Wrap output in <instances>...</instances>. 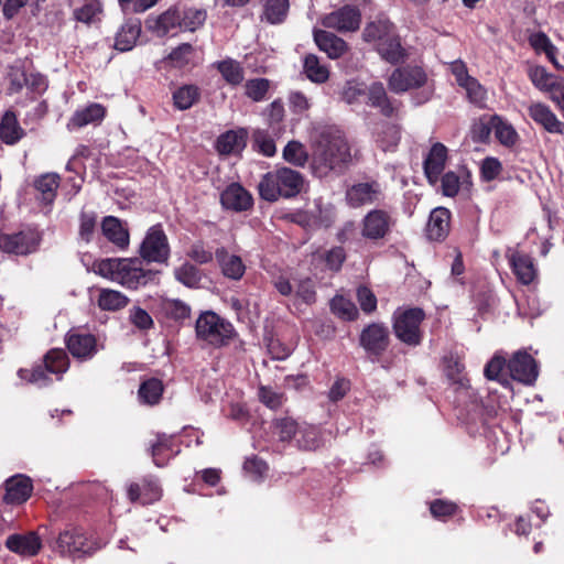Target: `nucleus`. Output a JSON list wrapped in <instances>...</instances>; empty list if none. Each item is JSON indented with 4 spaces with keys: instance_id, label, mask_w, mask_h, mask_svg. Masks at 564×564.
<instances>
[{
    "instance_id": "obj_50",
    "label": "nucleus",
    "mask_w": 564,
    "mask_h": 564,
    "mask_svg": "<svg viewBox=\"0 0 564 564\" xmlns=\"http://www.w3.org/2000/svg\"><path fill=\"white\" fill-rule=\"evenodd\" d=\"M207 13L203 9L188 8L181 11V31L194 32L206 21Z\"/></svg>"
},
{
    "instance_id": "obj_7",
    "label": "nucleus",
    "mask_w": 564,
    "mask_h": 564,
    "mask_svg": "<svg viewBox=\"0 0 564 564\" xmlns=\"http://www.w3.org/2000/svg\"><path fill=\"white\" fill-rule=\"evenodd\" d=\"M141 259L147 262L165 263L170 257V245L161 225L149 228L140 246Z\"/></svg>"
},
{
    "instance_id": "obj_28",
    "label": "nucleus",
    "mask_w": 564,
    "mask_h": 564,
    "mask_svg": "<svg viewBox=\"0 0 564 564\" xmlns=\"http://www.w3.org/2000/svg\"><path fill=\"white\" fill-rule=\"evenodd\" d=\"M7 547L22 556H33L41 549L40 538L35 533L12 534L7 539Z\"/></svg>"
},
{
    "instance_id": "obj_33",
    "label": "nucleus",
    "mask_w": 564,
    "mask_h": 564,
    "mask_svg": "<svg viewBox=\"0 0 564 564\" xmlns=\"http://www.w3.org/2000/svg\"><path fill=\"white\" fill-rule=\"evenodd\" d=\"M202 90L195 84H184L172 93L173 105L177 110H187L200 99Z\"/></svg>"
},
{
    "instance_id": "obj_15",
    "label": "nucleus",
    "mask_w": 564,
    "mask_h": 564,
    "mask_svg": "<svg viewBox=\"0 0 564 564\" xmlns=\"http://www.w3.org/2000/svg\"><path fill=\"white\" fill-rule=\"evenodd\" d=\"M4 488L3 501L7 505H21L31 497L33 484L30 477L18 474L6 480Z\"/></svg>"
},
{
    "instance_id": "obj_22",
    "label": "nucleus",
    "mask_w": 564,
    "mask_h": 564,
    "mask_svg": "<svg viewBox=\"0 0 564 564\" xmlns=\"http://www.w3.org/2000/svg\"><path fill=\"white\" fill-rule=\"evenodd\" d=\"M446 161V147L442 143L433 144L424 160V173L431 185H435L440 181V176L445 169Z\"/></svg>"
},
{
    "instance_id": "obj_31",
    "label": "nucleus",
    "mask_w": 564,
    "mask_h": 564,
    "mask_svg": "<svg viewBox=\"0 0 564 564\" xmlns=\"http://www.w3.org/2000/svg\"><path fill=\"white\" fill-rule=\"evenodd\" d=\"M246 139L245 130H230L218 137L216 148L220 154H238L245 149Z\"/></svg>"
},
{
    "instance_id": "obj_38",
    "label": "nucleus",
    "mask_w": 564,
    "mask_h": 564,
    "mask_svg": "<svg viewBox=\"0 0 564 564\" xmlns=\"http://www.w3.org/2000/svg\"><path fill=\"white\" fill-rule=\"evenodd\" d=\"M141 33L139 22H127L118 31L115 40V48L120 52L132 50Z\"/></svg>"
},
{
    "instance_id": "obj_46",
    "label": "nucleus",
    "mask_w": 564,
    "mask_h": 564,
    "mask_svg": "<svg viewBox=\"0 0 564 564\" xmlns=\"http://www.w3.org/2000/svg\"><path fill=\"white\" fill-rule=\"evenodd\" d=\"M289 7V0H267L262 18L270 24H279L286 18Z\"/></svg>"
},
{
    "instance_id": "obj_59",
    "label": "nucleus",
    "mask_w": 564,
    "mask_h": 564,
    "mask_svg": "<svg viewBox=\"0 0 564 564\" xmlns=\"http://www.w3.org/2000/svg\"><path fill=\"white\" fill-rule=\"evenodd\" d=\"M243 469L252 480L259 481L267 475L269 468L264 460L251 456L245 460Z\"/></svg>"
},
{
    "instance_id": "obj_4",
    "label": "nucleus",
    "mask_w": 564,
    "mask_h": 564,
    "mask_svg": "<svg viewBox=\"0 0 564 564\" xmlns=\"http://www.w3.org/2000/svg\"><path fill=\"white\" fill-rule=\"evenodd\" d=\"M195 328L199 339L216 347L227 345L235 336L232 324L212 311H206L199 315Z\"/></svg>"
},
{
    "instance_id": "obj_21",
    "label": "nucleus",
    "mask_w": 564,
    "mask_h": 564,
    "mask_svg": "<svg viewBox=\"0 0 564 564\" xmlns=\"http://www.w3.org/2000/svg\"><path fill=\"white\" fill-rule=\"evenodd\" d=\"M147 28L158 36H165L181 30V10L170 8L162 14L147 20Z\"/></svg>"
},
{
    "instance_id": "obj_9",
    "label": "nucleus",
    "mask_w": 564,
    "mask_h": 564,
    "mask_svg": "<svg viewBox=\"0 0 564 564\" xmlns=\"http://www.w3.org/2000/svg\"><path fill=\"white\" fill-rule=\"evenodd\" d=\"M507 371L513 380L530 386L538 379L539 366L527 350L520 349L508 359Z\"/></svg>"
},
{
    "instance_id": "obj_11",
    "label": "nucleus",
    "mask_w": 564,
    "mask_h": 564,
    "mask_svg": "<svg viewBox=\"0 0 564 564\" xmlns=\"http://www.w3.org/2000/svg\"><path fill=\"white\" fill-rule=\"evenodd\" d=\"M40 235L36 230L25 229L14 234L0 232V249L8 253L28 254L36 250Z\"/></svg>"
},
{
    "instance_id": "obj_42",
    "label": "nucleus",
    "mask_w": 564,
    "mask_h": 564,
    "mask_svg": "<svg viewBox=\"0 0 564 564\" xmlns=\"http://www.w3.org/2000/svg\"><path fill=\"white\" fill-rule=\"evenodd\" d=\"M377 51L380 56L390 64L403 62L406 56L405 50L402 47L397 35L384 42H380L377 46Z\"/></svg>"
},
{
    "instance_id": "obj_57",
    "label": "nucleus",
    "mask_w": 564,
    "mask_h": 564,
    "mask_svg": "<svg viewBox=\"0 0 564 564\" xmlns=\"http://www.w3.org/2000/svg\"><path fill=\"white\" fill-rule=\"evenodd\" d=\"M462 88L465 89L467 98L470 102L479 107L485 106V101L487 99V90L475 77H471L468 82H466Z\"/></svg>"
},
{
    "instance_id": "obj_44",
    "label": "nucleus",
    "mask_w": 564,
    "mask_h": 564,
    "mask_svg": "<svg viewBox=\"0 0 564 564\" xmlns=\"http://www.w3.org/2000/svg\"><path fill=\"white\" fill-rule=\"evenodd\" d=\"M163 393V383L156 378H150L140 384L138 394L142 403L154 405L159 403Z\"/></svg>"
},
{
    "instance_id": "obj_41",
    "label": "nucleus",
    "mask_w": 564,
    "mask_h": 564,
    "mask_svg": "<svg viewBox=\"0 0 564 564\" xmlns=\"http://www.w3.org/2000/svg\"><path fill=\"white\" fill-rule=\"evenodd\" d=\"M368 104L375 108H379L384 116H391L394 106L389 100L386 89L381 83H373L366 91Z\"/></svg>"
},
{
    "instance_id": "obj_62",
    "label": "nucleus",
    "mask_w": 564,
    "mask_h": 564,
    "mask_svg": "<svg viewBox=\"0 0 564 564\" xmlns=\"http://www.w3.org/2000/svg\"><path fill=\"white\" fill-rule=\"evenodd\" d=\"M294 292L296 297L306 304H312L316 300L314 282L310 278L297 281Z\"/></svg>"
},
{
    "instance_id": "obj_26",
    "label": "nucleus",
    "mask_w": 564,
    "mask_h": 564,
    "mask_svg": "<svg viewBox=\"0 0 564 564\" xmlns=\"http://www.w3.org/2000/svg\"><path fill=\"white\" fill-rule=\"evenodd\" d=\"M314 41L318 48L333 59L343 56L348 48L343 39L325 30H314Z\"/></svg>"
},
{
    "instance_id": "obj_27",
    "label": "nucleus",
    "mask_w": 564,
    "mask_h": 564,
    "mask_svg": "<svg viewBox=\"0 0 564 564\" xmlns=\"http://www.w3.org/2000/svg\"><path fill=\"white\" fill-rule=\"evenodd\" d=\"M221 273L231 280H240L246 271V265L239 256L229 253L225 248H218L215 252Z\"/></svg>"
},
{
    "instance_id": "obj_47",
    "label": "nucleus",
    "mask_w": 564,
    "mask_h": 564,
    "mask_svg": "<svg viewBox=\"0 0 564 564\" xmlns=\"http://www.w3.org/2000/svg\"><path fill=\"white\" fill-rule=\"evenodd\" d=\"M508 360L502 351H497L494 357L485 366V377L489 380H497L503 386L509 384V380L503 378L502 371L507 369Z\"/></svg>"
},
{
    "instance_id": "obj_12",
    "label": "nucleus",
    "mask_w": 564,
    "mask_h": 564,
    "mask_svg": "<svg viewBox=\"0 0 564 564\" xmlns=\"http://www.w3.org/2000/svg\"><path fill=\"white\" fill-rule=\"evenodd\" d=\"M322 24L338 32H352L359 29L360 11L354 6H344L322 18Z\"/></svg>"
},
{
    "instance_id": "obj_16",
    "label": "nucleus",
    "mask_w": 564,
    "mask_h": 564,
    "mask_svg": "<svg viewBox=\"0 0 564 564\" xmlns=\"http://www.w3.org/2000/svg\"><path fill=\"white\" fill-rule=\"evenodd\" d=\"M306 223L314 228H327L333 225L336 219V209L334 205L323 199L315 198L312 206L305 212Z\"/></svg>"
},
{
    "instance_id": "obj_30",
    "label": "nucleus",
    "mask_w": 564,
    "mask_h": 564,
    "mask_svg": "<svg viewBox=\"0 0 564 564\" xmlns=\"http://www.w3.org/2000/svg\"><path fill=\"white\" fill-rule=\"evenodd\" d=\"M469 172L465 169H460L456 172L449 171L440 176L441 191L443 195L447 197H454L458 194L462 187L470 184Z\"/></svg>"
},
{
    "instance_id": "obj_8",
    "label": "nucleus",
    "mask_w": 564,
    "mask_h": 564,
    "mask_svg": "<svg viewBox=\"0 0 564 564\" xmlns=\"http://www.w3.org/2000/svg\"><path fill=\"white\" fill-rule=\"evenodd\" d=\"M427 75L420 66H404L395 68L388 79L389 89L402 94L411 89L426 86Z\"/></svg>"
},
{
    "instance_id": "obj_53",
    "label": "nucleus",
    "mask_w": 564,
    "mask_h": 564,
    "mask_svg": "<svg viewBox=\"0 0 564 564\" xmlns=\"http://www.w3.org/2000/svg\"><path fill=\"white\" fill-rule=\"evenodd\" d=\"M400 129L395 124L384 123L377 134V143L383 151L392 150L400 141Z\"/></svg>"
},
{
    "instance_id": "obj_45",
    "label": "nucleus",
    "mask_w": 564,
    "mask_h": 564,
    "mask_svg": "<svg viewBox=\"0 0 564 564\" xmlns=\"http://www.w3.org/2000/svg\"><path fill=\"white\" fill-rule=\"evenodd\" d=\"M303 67L307 78L313 83L322 84L329 77L328 68L321 64L319 58L314 54L304 57Z\"/></svg>"
},
{
    "instance_id": "obj_40",
    "label": "nucleus",
    "mask_w": 564,
    "mask_h": 564,
    "mask_svg": "<svg viewBox=\"0 0 564 564\" xmlns=\"http://www.w3.org/2000/svg\"><path fill=\"white\" fill-rule=\"evenodd\" d=\"M299 448L304 451H315L323 444V435L318 427L306 423L301 424L299 437H296Z\"/></svg>"
},
{
    "instance_id": "obj_52",
    "label": "nucleus",
    "mask_w": 564,
    "mask_h": 564,
    "mask_svg": "<svg viewBox=\"0 0 564 564\" xmlns=\"http://www.w3.org/2000/svg\"><path fill=\"white\" fill-rule=\"evenodd\" d=\"M283 159L290 164L303 167L308 160V153L301 142L293 140L284 147Z\"/></svg>"
},
{
    "instance_id": "obj_23",
    "label": "nucleus",
    "mask_w": 564,
    "mask_h": 564,
    "mask_svg": "<svg viewBox=\"0 0 564 564\" xmlns=\"http://www.w3.org/2000/svg\"><path fill=\"white\" fill-rule=\"evenodd\" d=\"M221 205L226 209L243 212L253 204L251 194L238 183H232L221 193Z\"/></svg>"
},
{
    "instance_id": "obj_54",
    "label": "nucleus",
    "mask_w": 564,
    "mask_h": 564,
    "mask_svg": "<svg viewBox=\"0 0 564 564\" xmlns=\"http://www.w3.org/2000/svg\"><path fill=\"white\" fill-rule=\"evenodd\" d=\"M529 78L538 89L546 93L558 82L555 76L547 73L542 66L531 67L529 69Z\"/></svg>"
},
{
    "instance_id": "obj_39",
    "label": "nucleus",
    "mask_w": 564,
    "mask_h": 564,
    "mask_svg": "<svg viewBox=\"0 0 564 564\" xmlns=\"http://www.w3.org/2000/svg\"><path fill=\"white\" fill-rule=\"evenodd\" d=\"M59 185V176L55 173H46L35 180L34 186L39 192V199L45 204H52L56 197Z\"/></svg>"
},
{
    "instance_id": "obj_2",
    "label": "nucleus",
    "mask_w": 564,
    "mask_h": 564,
    "mask_svg": "<svg viewBox=\"0 0 564 564\" xmlns=\"http://www.w3.org/2000/svg\"><path fill=\"white\" fill-rule=\"evenodd\" d=\"M139 258H109L95 263V272L131 290L155 282L159 271L149 269Z\"/></svg>"
},
{
    "instance_id": "obj_37",
    "label": "nucleus",
    "mask_w": 564,
    "mask_h": 564,
    "mask_svg": "<svg viewBox=\"0 0 564 564\" xmlns=\"http://www.w3.org/2000/svg\"><path fill=\"white\" fill-rule=\"evenodd\" d=\"M101 229L108 240L120 248H124L129 243L128 231L122 227L120 220L116 217L108 216L102 220Z\"/></svg>"
},
{
    "instance_id": "obj_34",
    "label": "nucleus",
    "mask_w": 564,
    "mask_h": 564,
    "mask_svg": "<svg viewBox=\"0 0 564 564\" xmlns=\"http://www.w3.org/2000/svg\"><path fill=\"white\" fill-rule=\"evenodd\" d=\"M364 39L367 42L380 44V42H384L388 39L397 35L394 26L388 20L379 19L377 21L370 22L366 25L364 30Z\"/></svg>"
},
{
    "instance_id": "obj_51",
    "label": "nucleus",
    "mask_w": 564,
    "mask_h": 564,
    "mask_svg": "<svg viewBox=\"0 0 564 564\" xmlns=\"http://www.w3.org/2000/svg\"><path fill=\"white\" fill-rule=\"evenodd\" d=\"M175 279L187 288H198L202 274L197 267L192 263H184L174 270Z\"/></svg>"
},
{
    "instance_id": "obj_25",
    "label": "nucleus",
    "mask_w": 564,
    "mask_h": 564,
    "mask_svg": "<svg viewBox=\"0 0 564 564\" xmlns=\"http://www.w3.org/2000/svg\"><path fill=\"white\" fill-rule=\"evenodd\" d=\"M451 213L445 207H436L431 214L426 226L430 240L441 241L449 232Z\"/></svg>"
},
{
    "instance_id": "obj_17",
    "label": "nucleus",
    "mask_w": 564,
    "mask_h": 564,
    "mask_svg": "<svg viewBox=\"0 0 564 564\" xmlns=\"http://www.w3.org/2000/svg\"><path fill=\"white\" fill-rule=\"evenodd\" d=\"M69 352L77 359L87 360L98 351L97 340L94 335L72 330L66 337Z\"/></svg>"
},
{
    "instance_id": "obj_13",
    "label": "nucleus",
    "mask_w": 564,
    "mask_h": 564,
    "mask_svg": "<svg viewBox=\"0 0 564 564\" xmlns=\"http://www.w3.org/2000/svg\"><path fill=\"white\" fill-rule=\"evenodd\" d=\"M506 257L513 274L521 284L529 285L538 279V268L531 256L518 249L509 248Z\"/></svg>"
},
{
    "instance_id": "obj_36",
    "label": "nucleus",
    "mask_w": 564,
    "mask_h": 564,
    "mask_svg": "<svg viewBox=\"0 0 564 564\" xmlns=\"http://www.w3.org/2000/svg\"><path fill=\"white\" fill-rule=\"evenodd\" d=\"M104 12V4L100 0H84V2L74 10L73 17L77 22L93 24L100 21Z\"/></svg>"
},
{
    "instance_id": "obj_1",
    "label": "nucleus",
    "mask_w": 564,
    "mask_h": 564,
    "mask_svg": "<svg viewBox=\"0 0 564 564\" xmlns=\"http://www.w3.org/2000/svg\"><path fill=\"white\" fill-rule=\"evenodd\" d=\"M311 171L319 178L343 173L351 161L350 148L335 127L316 129L313 135Z\"/></svg>"
},
{
    "instance_id": "obj_32",
    "label": "nucleus",
    "mask_w": 564,
    "mask_h": 564,
    "mask_svg": "<svg viewBox=\"0 0 564 564\" xmlns=\"http://www.w3.org/2000/svg\"><path fill=\"white\" fill-rule=\"evenodd\" d=\"M213 67L219 72L223 79L230 86H239L245 79L242 65L231 57L215 62Z\"/></svg>"
},
{
    "instance_id": "obj_14",
    "label": "nucleus",
    "mask_w": 564,
    "mask_h": 564,
    "mask_svg": "<svg viewBox=\"0 0 564 564\" xmlns=\"http://www.w3.org/2000/svg\"><path fill=\"white\" fill-rule=\"evenodd\" d=\"M393 225L392 216L383 209H372L362 219L361 235L371 240H378L390 231Z\"/></svg>"
},
{
    "instance_id": "obj_35",
    "label": "nucleus",
    "mask_w": 564,
    "mask_h": 564,
    "mask_svg": "<svg viewBox=\"0 0 564 564\" xmlns=\"http://www.w3.org/2000/svg\"><path fill=\"white\" fill-rule=\"evenodd\" d=\"M24 135L14 112L8 110L0 121V139L6 144H14Z\"/></svg>"
},
{
    "instance_id": "obj_58",
    "label": "nucleus",
    "mask_w": 564,
    "mask_h": 564,
    "mask_svg": "<svg viewBox=\"0 0 564 564\" xmlns=\"http://www.w3.org/2000/svg\"><path fill=\"white\" fill-rule=\"evenodd\" d=\"M270 87V82L265 78H254L246 83V95L253 101L264 99Z\"/></svg>"
},
{
    "instance_id": "obj_64",
    "label": "nucleus",
    "mask_w": 564,
    "mask_h": 564,
    "mask_svg": "<svg viewBox=\"0 0 564 564\" xmlns=\"http://www.w3.org/2000/svg\"><path fill=\"white\" fill-rule=\"evenodd\" d=\"M79 237L82 240L89 242L93 239L96 228V215L94 213L80 214Z\"/></svg>"
},
{
    "instance_id": "obj_48",
    "label": "nucleus",
    "mask_w": 564,
    "mask_h": 564,
    "mask_svg": "<svg viewBox=\"0 0 564 564\" xmlns=\"http://www.w3.org/2000/svg\"><path fill=\"white\" fill-rule=\"evenodd\" d=\"M195 48L189 43H183L175 47L170 55L167 61L172 67L184 68L191 64H194Z\"/></svg>"
},
{
    "instance_id": "obj_55",
    "label": "nucleus",
    "mask_w": 564,
    "mask_h": 564,
    "mask_svg": "<svg viewBox=\"0 0 564 564\" xmlns=\"http://www.w3.org/2000/svg\"><path fill=\"white\" fill-rule=\"evenodd\" d=\"M332 312L346 321H352L358 315L356 305L343 295H336L330 302Z\"/></svg>"
},
{
    "instance_id": "obj_49",
    "label": "nucleus",
    "mask_w": 564,
    "mask_h": 564,
    "mask_svg": "<svg viewBox=\"0 0 564 564\" xmlns=\"http://www.w3.org/2000/svg\"><path fill=\"white\" fill-rule=\"evenodd\" d=\"M128 297L119 291L104 289L99 293L98 305L105 311H117L126 306Z\"/></svg>"
},
{
    "instance_id": "obj_6",
    "label": "nucleus",
    "mask_w": 564,
    "mask_h": 564,
    "mask_svg": "<svg viewBox=\"0 0 564 564\" xmlns=\"http://www.w3.org/2000/svg\"><path fill=\"white\" fill-rule=\"evenodd\" d=\"M425 317L421 308H399L393 314V330L398 339L409 346L422 340L421 324Z\"/></svg>"
},
{
    "instance_id": "obj_63",
    "label": "nucleus",
    "mask_w": 564,
    "mask_h": 564,
    "mask_svg": "<svg viewBox=\"0 0 564 564\" xmlns=\"http://www.w3.org/2000/svg\"><path fill=\"white\" fill-rule=\"evenodd\" d=\"M163 307L166 314L174 319H185L191 314V307L180 300H166Z\"/></svg>"
},
{
    "instance_id": "obj_56",
    "label": "nucleus",
    "mask_w": 564,
    "mask_h": 564,
    "mask_svg": "<svg viewBox=\"0 0 564 564\" xmlns=\"http://www.w3.org/2000/svg\"><path fill=\"white\" fill-rule=\"evenodd\" d=\"M301 424L292 417H282L274 422V430L282 442L295 440L299 437Z\"/></svg>"
},
{
    "instance_id": "obj_3",
    "label": "nucleus",
    "mask_w": 564,
    "mask_h": 564,
    "mask_svg": "<svg viewBox=\"0 0 564 564\" xmlns=\"http://www.w3.org/2000/svg\"><path fill=\"white\" fill-rule=\"evenodd\" d=\"M304 186L302 174L289 167H281L264 174L258 185L261 198L276 202L279 198H292L299 195Z\"/></svg>"
},
{
    "instance_id": "obj_60",
    "label": "nucleus",
    "mask_w": 564,
    "mask_h": 564,
    "mask_svg": "<svg viewBox=\"0 0 564 564\" xmlns=\"http://www.w3.org/2000/svg\"><path fill=\"white\" fill-rule=\"evenodd\" d=\"M254 148L265 156H273L276 147L273 139L263 130H257L253 133Z\"/></svg>"
},
{
    "instance_id": "obj_19",
    "label": "nucleus",
    "mask_w": 564,
    "mask_h": 564,
    "mask_svg": "<svg viewBox=\"0 0 564 564\" xmlns=\"http://www.w3.org/2000/svg\"><path fill=\"white\" fill-rule=\"evenodd\" d=\"M528 112L530 118L549 133H564V123L557 119L549 106L542 102H532L528 107Z\"/></svg>"
},
{
    "instance_id": "obj_5",
    "label": "nucleus",
    "mask_w": 564,
    "mask_h": 564,
    "mask_svg": "<svg viewBox=\"0 0 564 564\" xmlns=\"http://www.w3.org/2000/svg\"><path fill=\"white\" fill-rule=\"evenodd\" d=\"M68 367L69 360L66 352L62 349H52L45 355L44 367L37 366L33 369H20L18 376L21 380L42 388L51 382L47 372L63 375L67 371Z\"/></svg>"
},
{
    "instance_id": "obj_43",
    "label": "nucleus",
    "mask_w": 564,
    "mask_h": 564,
    "mask_svg": "<svg viewBox=\"0 0 564 564\" xmlns=\"http://www.w3.org/2000/svg\"><path fill=\"white\" fill-rule=\"evenodd\" d=\"M491 126L498 141L505 147H513L518 140L519 134L511 123L502 119L500 116L491 118Z\"/></svg>"
},
{
    "instance_id": "obj_18",
    "label": "nucleus",
    "mask_w": 564,
    "mask_h": 564,
    "mask_svg": "<svg viewBox=\"0 0 564 564\" xmlns=\"http://www.w3.org/2000/svg\"><path fill=\"white\" fill-rule=\"evenodd\" d=\"M382 197V189L379 183H358L347 189L346 199L351 207H359L373 204Z\"/></svg>"
},
{
    "instance_id": "obj_20",
    "label": "nucleus",
    "mask_w": 564,
    "mask_h": 564,
    "mask_svg": "<svg viewBox=\"0 0 564 564\" xmlns=\"http://www.w3.org/2000/svg\"><path fill=\"white\" fill-rule=\"evenodd\" d=\"M389 330L383 324H371L360 335L361 346L370 354L380 355L388 346Z\"/></svg>"
},
{
    "instance_id": "obj_29",
    "label": "nucleus",
    "mask_w": 564,
    "mask_h": 564,
    "mask_svg": "<svg viewBox=\"0 0 564 564\" xmlns=\"http://www.w3.org/2000/svg\"><path fill=\"white\" fill-rule=\"evenodd\" d=\"M180 453L175 438L166 434H159L155 443L151 445L153 462L158 467L166 465L167 460Z\"/></svg>"
},
{
    "instance_id": "obj_61",
    "label": "nucleus",
    "mask_w": 564,
    "mask_h": 564,
    "mask_svg": "<svg viewBox=\"0 0 564 564\" xmlns=\"http://www.w3.org/2000/svg\"><path fill=\"white\" fill-rule=\"evenodd\" d=\"M502 171L501 162L494 156H487L481 161L480 175L486 182L496 180Z\"/></svg>"
},
{
    "instance_id": "obj_10",
    "label": "nucleus",
    "mask_w": 564,
    "mask_h": 564,
    "mask_svg": "<svg viewBox=\"0 0 564 564\" xmlns=\"http://www.w3.org/2000/svg\"><path fill=\"white\" fill-rule=\"evenodd\" d=\"M56 550L63 556L79 557L94 552L84 532L78 528H68L59 533Z\"/></svg>"
},
{
    "instance_id": "obj_24",
    "label": "nucleus",
    "mask_w": 564,
    "mask_h": 564,
    "mask_svg": "<svg viewBox=\"0 0 564 564\" xmlns=\"http://www.w3.org/2000/svg\"><path fill=\"white\" fill-rule=\"evenodd\" d=\"M106 116V108L101 104L91 102L77 109L67 122L69 131L80 129L88 124H98Z\"/></svg>"
}]
</instances>
